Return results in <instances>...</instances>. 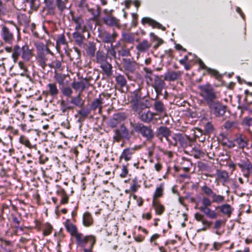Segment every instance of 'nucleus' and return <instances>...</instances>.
<instances>
[{
  "mask_svg": "<svg viewBox=\"0 0 252 252\" xmlns=\"http://www.w3.org/2000/svg\"><path fill=\"white\" fill-rule=\"evenodd\" d=\"M199 94L207 105L210 112L216 117H222L226 111V106L217 100L219 93L209 83L199 85Z\"/></svg>",
  "mask_w": 252,
  "mask_h": 252,
  "instance_id": "f257e3e1",
  "label": "nucleus"
},
{
  "mask_svg": "<svg viewBox=\"0 0 252 252\" xmlns=\"http://www.w3.org/2000/svg\"><path fill=\"white\" fill-rule=\"evenodd\" d=\"M203 194L206 196L202 199V205L198 207V209L202 212L208 218L211 219H216L218 217V213L216 210H213L209 208L213 203L221 204L225 201V196L218 194L206 184L201 187Z\"/></svg>",
  "mask_w": 252,
  "mask_h": 252,
  "instance_id": "f03ea898",
  "label": "nucleus"
},
{
  "mask_svg": "<svg viewBox=\"0 0 252 252\" xmlns=\"http://www.w3.org/2000/svg\"><path fill=\"white\" fill-rule=\"evenodd\" d=\"M0 36L3 41L9 44H12L15 40L14 35L20 34V28L13 21H7L5 24L1 25Z\"/></svg>",
  "mask_w": 252,
  "mask_h": 252,
  "instance_id": "7ed1b4c3",
  "label": "nucleus"
},
{
  "mask_svg": "<svg viewBox=\"0 0 252 252\" xmlns=\"http://www.w3.org/2000/svg\"><path fill=\"white\" fill-rule=\"evenodd\" d=\"M130 127L132 128L131 133H137L140 134L147 141H152L155 137V133L151 126H146L144 124L138 122H130Z\"/></svg>",
  "mask_w": 252,
  "mask_h": 252,
  "instance_id": "20e7f679",
  "label": "nucleus"
},
{
  "mask_svg": "<svg viewBox=\"0 0 252 252\" xmlns=\"http://www.w3.org/2000/svg\"><path fill=\"white\" fill-rule=\"evenodd\" d=\"M5 50L8 53H10L12 51L11 47H6ZM21 56L24 61L28 62L32 57V51L29 49L28 45H24L20 47L18 45L14 46L12 57L15 62L19 57Z\"/></svg>",
  "mask_w": 252,
  "mask_h": 252,
  "instance_id": "39448f33",
  "label": "nucleus"
},
{
  "mask_svg": "<svg viewBox=\"0 0 252 252\" xmlns=\"http://www.w3.org/2000/svg\"><path fill=\"white\" fill-rule=\"evenodd\" d=\"M143 70L145 72L144 78L148 86L154 89L165 86L162 75L155 74L153 70L147 67H144Z\"/></svg>",
  "mask_w": 252,
  "mask_h": 252,
  "instance_id": "423d86ee",
  "label": "nucleus"
},
{
  "mask_svg": "<svg viewBox=\"0 0 252 252\" xmlns=\"http://www.w3.org/2000/svg\"><path fill=\"white\" fill-rule=\"evenodd\" d=\"M44 3L45 5L44 9L47 10L46 15L54 16L57 9L63 12L66 8L65 3L63 0H44Z\"/></svg>",
  "mask_w": 252,
  "mask_h": 252,
  "instance_id": "0eeeda50",
  "label": "nucleus"
},
{
  "mask_svg": "<svg viewBox=\"0 0 252 252\" xmlns=\"http://www.w3.org/2000/svg\"><path fill=\"white\" fill-rule=\"evenodd\" d=\"M64 225L67 232L75 238L76 246L81 242H83L85 239L90 236V235H85L79 232L77 226L72 223L68 219L65 220Z\"/></svg>",
  "mask_w": 252,
  "mask_h": 252,
  "instance_id": "6e6552de",
  "label": "nucleus"
},
{
  "mask_svg": "<svg viewBox=\"0 0 252 252\" xmlns=\"http://www.w3.org/2000/svg\"><path fill=\"white\" fill-rule=\"evenodd\" d=\"M114 134L113 136V140L120 142L123 139L129 140L131 137V133L129 132L128 129L126 126L123 124L120 126L113 130Z\"/></svg>",
  "mask_w": 252,
  "mask_h": 252,
  "instance_id": "1a4fd4ad",
  "label": "nucleus"
},
{
  "mask_svg": "<svg viewBox=\"0 0 252 252\" xmlns=\"http://www.w3.org/2000/svg\"><path fill=\"white\" fill-rule=\"evenodd\" d=\"M140 148L141 146L135 145L134 147H128L124 149L119 157V162L122 163L123 160L126 162L131 160L132 155Z\"/></svg>",
  "mask_w": 252,
  "mask_h": 252,
  "instance_id": "9d476101",
  "label": "nucleus"
},
{
  "mask_svg": "<svg viewBox=\"0 0 252 252\" xmlns=\"http://www.w3.org/2000/svg\"><path fill=\"white\" fill-rule=\"evenodd\" d=\"M126 115L124 113H115L109 120L108 126L111 128H115L119 124L126 120Z\"/></svg>",
  "mask_w": 252,
  "mask_h": 252,
  "instance_id": "9b49d317",
  "label": "nucleus"
},
{
  "mask_svg": "<svg viewBox=\"0 0 252 252\" xmlns=\"http://www.w3.org/2000/svg\"><path fill=\"white\" fill-rule=\"evenodd\" d=\"M72 20L75 24V32L84 33L87 31V27L84 20L80 16H75L72 14Z\"/></svg>",
  "mask_w": 252,
  "mask_h": 252,
  "instance_id": "f8f14e48",
  "label": "nucleus"
},
{
  "mask_svg": "<svg viewBox=\"0 0 252 252\" xmlns=\"http://www.w3.org/2000/svg\"><path fill=\"white\" fill-rule=\"evenodd\" d=\"M216 210H218V216L219 213H221L223 216L227 217V218L231 217L234 211V208L229 204L224 203L221 205L217 206L215 207Z\"/></svg>",
  "mask_w": 252,
  "mask_h": 252,
  "instance_id": "ddd939ff",
  "label": "nucleus"
},
{
  "mask_svg": "<svg viewBox=\"0 0 252 252\" xmlns=\"http://www.w3.org/2000/svg\"><path fill=\"white\" fill-rule=\"evenodd\" d=\"M138 118L142 121L146 123L151 122L156 114L150 110H144L137 113Z\"/></svg>",
  "mask_w": 252,
  "mask_h": 252,
  "instance_id": "4468645a",
  "label": "nucleus"
},
{
  "mask_svg": "<svg viewBox=\"0 0 252 252\" xmlns=\"http://www.w3.org/2000/svg\"><path fill=\"white\" fill-rule=\"evenodd\" d=\"M124 68L126 71L128 73H133L136 69V64L134 62H132L130 59H124ZM128 78L130 80H132V77L128 74H126Z\"/></svg>",
  "mask_w": 252,
  "mask_h": 252,
  "instance_id": "2eb2a0df",
  "label": "nucleus"
},
{
  "mask_svg": "<svg viewBox=\"0 0 252 252\" xmlns=\"http://www.w3.org/2000/svg\"><path fill=\"white\" fill-rule=\"evenodd\" d=\"M141 23L143 25L147 24L149 26H151L153 28H157L158 29H160L163 31L166 30V28L165 27H163L161 24L150 17H145L142 18L141 19Z\"/></svg>",
  "mask_w": 252,
  "mask_h": 252,
  "instance_id": "dca6fc26",
  "label": "nucleus"
},
{
  "mask_svg": "<svg viewBox=\"0 0 252 252\" xmlns=\"http://www.w3.org/2000/svg\"><path fill=\"white\" fill-rule=\"evenodd\" d=\"M117 36V34L116 32L111 34L106 31L101 32L99 34V37L103 42L110 43V45L112 44V43L115 42Z\"/></svg>",
  "mask_w": 252,
  "mask_h": 252,
  "instance_id": "f3484780",
  "label": "nucleus"
},
{
  "mask_svg": "<svg viewBox=\"0 0 252 252\" xmlns=\"http://www.w3.org/2000/svg\"><path fill=\"white\" fill-rule=\"evenodd\" d=\"M46 91H43V94L56 98L59 94V90L57 88L56 83H50L46 85Z\"/></svg>",
  "mask_w": 252,
  "mask_h": 252,
  "instance_id": "a211bd4d",
  "label": "nucleus"
},
{
  "mask_svg": "<svg viewBox=\"0 0 252 252\" xmlns=\"http://www.w3.org/2000/svg\"><path fill=\"white\" fill-rule=\"evenodd\" d=\"M63 62V58L61 57H55L52 60V62L48 64V66L51 68L55 69V71H62L63 70V67L62 66V63Z\"/></svg>",
  "mask_w": 252,
  "mask_h": 252,
  "instance_id": "6ab92c4d",
  "label": "nucleus"
},
{
  "mask_svg": "<svg viewBox=\"0 0 252 252\" xmlns=\"http://www.w3.org/2000/svg\"><path fill=\"white\" fill-rule=\"evenodd\" d=\"M247 145V138L246 136L242 134H240L238 137L234 139L233 145L228 146L230 148H233L237 146L239 148L243 149Z\"/></svg>",
  "mask_w": 252,
  "mask_h": 252,
  "instance_id": "aec40b11",
  "label": "nucleus"
},
{
  "mask_svg": "<svg viewBox=\"0 0 252 252\" xmlns=\"http://www.w3.org/2000/svg\"><path fill=\"white\" fill-rule=\"evenodd\" d=\"M148 102V100H144L143 98L139 100H138V101L132 103V109L134 112L138 113L140 111H143L145 110V108L148 107L147 103Z\"/></svg>",
  "mask_w": 252,
  "mask_h": 252,
  "instance_id": "412c9836",
  "label": "nucleus"
},
{
  "mask_svg": "<svg viewBox=\"0 0 252 252\" xmlns=\"http://www.w3.org/2000/svg\"><path fill=\"white\" fill-rule=\"evenodd\" d=\"M57 195L60 197V205L67 204L69 202V197L66 191L61 187L57 186L56 190Z\"/></svg>",
  "mask_w": 252,
  "mask_h": 252,
  "instance_id": "4be33fe9",
  "label": "nucleus"
},
{
  "mask_svg": "<svg viewBox=\"0 0 252 252\" xmlns=\"http://www.w3.org/2000/svg\"><path fill=\"white\" fill-rule=\"evenodd\" d=\"M130 186L129 189H126L125 192L126 193H130L136 192L138 189L141 187V181L138 179L137 177H135L132 180H129Z\"/></svg>",
  "mask_w": 252,
  "mask_h": 252,
  "instance_id": "5701e85b",
  "label": "nucleus"
},
{
  "mask_svg": "<svg viewBox=\"0 0 252 252\" xmlns=\"http://www.w3.org/2000/svg\"><path fill=\"white\" fill-rule=\"evenodd\" d=\"M90 168L89 166H86L85 167V172L82 173V177L81 179V182L82 184L81 188L82 190L86 189V185L89 182L91 181L90 177Z\"/></svg>",
  "mask_w": 252,
  "mask_h": 252,
  "instance_id": "b1692460",
  "label": "nucleus"
},
{
  "mask_svg": "<svg viewBox=\"0 0 252 252\" xmlns=\"http://www.w3.org/2000/svg\"><path fill=\"white\" fill-rule=\"evenodd\" d=\"M89 86V81L87 79H85L79 82H73L71 84V86L74 89L81 91H83L85 88H88Z\"/></svg>",
  "mask_w": 252,
  "mask_h": 252,
  "instance_id": "393cba45",
  "label": "nucleus"
},
{
  "mask_svg": "<svg viewBox=\"0 0 252 252\" xmlns=\"http://www.w3.org/2000/svg\"><path fill=\"white\" fill-rule=\"evenodd\" d=\"M152 205L157 215L160 216L162 215L165 210V207L160 203L159 200H152Z\"/></svg>",
  "mask_w": 252,
  "mask_h": 252,
  "instance_id": "a878e982",
  "label": "nucleus"
},
{
  "mask_svg": "<svg viewBox=\"0 0 252 252\" xmlns=\"http://www.w3.org/2000/svg\"><path fill=\"white\" fill-rule=\"evenodd\" d=\"M83 224L86 227H89L94 224V219L92 214L88 211L85 212L83 215Z\"/></svg>",
  "mask_w": 252,
  "mask_h": 252,
  "instance_id": "bb28decb",
  "label": "nucleus"
},
{
  "mask_svg": "<svg viewBox=\"0 0 252 252\" xmlns=\"http://www.w3.org/2000/svg\"><path fill=\"white\" fill-rule=\"evenodd\" d=\"M83 46L88 56L90 58L94 57L96 51V45L94 42H89L87 44L84 45Z\"/></svg>",
  "mask_w": 252,
  "mask_h": 252,
  "instance_id": "cd10ccee",
  "label": "nucleus"
},
{
  "mask_svg": "<svg viewBox=\"0 0 252 252\" xmlns=\"http://www.w3.org/2000/svg\"><path fill=\"white\" fill-rule=\"evenodd\" d=\"M13 247V243L4 238H0V247L6 252H11V249Z\"/></svg>",
  "mask_w": 252,
  "mask_h": 252,
  "instance_id": "c85d7f7f",
  "label": "nucleus"
},
{
  "mask_svg": "<svg viewBox=\"0 0 252 252\" xmlns=\"http://www.w3.org/2000/svg\"><path fill=\"white\" fill-rule=\"evenodd\" d=\"M19 142L22 144L25 145L26 147L32 150L36 151L37 150V146L36 144H32L29 139L24 135H22L19 138Z\"/></svg>",
  "mask_w": 252,
  "mask_h": 252,
  "instance_id": "c756f323",
  "label": "nucleus"
},
{
  "mask_svg": "<svg viewBox=\"0 0 252 252\" xmlns=\"http://www.w3.org/2000/svg\"><path fill=\"white\" fill-rule=\"evenodd\" d=\"M239 168L245 177L248 178L251 174L252 175V164L250 161L244 165H242Z\"/></svg>",
  "mask_w": 252,
  "mask_h": 252,
  "instance_id": "7c9ffc66",
  "label": "nucleus"
},
{
  "mask_svg": "<svg viewBox=\"0 0 252 252\" xmlns=\"http://www.w3.org/2000/svg\"><path fill=\"white\" fill-rule=\"evenodd\" d=\"M104 23L108 26L120 27V20L113 16H108L103 18Z\"/></svg>",
  "mask_w": 252,
  "mask_h": 252,
  "instance_id": "2f4dec72",
  "label": "nucleus"
},
{
  "mask_svg": "<svg viewBox=\"0 0 252 252\" xmlns=\"http://www.w3.org/2000/svg\"><path fill=\"white\" fill-rule=\"evenodd\" d=\"M73 106L70 105L67 102L64 100L60 101V110L62 114L63 115H68L69 111L73 110Z\"/></svg>",
  "mask_w": 252,
  "mask_h": 252,
  "instance_id": "473e14b6",
  "label": "nucleus"
},
{
  "mask_svg": "<svg viewBox=\"0 0 252 252\" xmlns=\"http://www.w3.org/2000/svg\"><path fill=\"white\" fill-rule=\"evenodd\" d=\"M179 146L182 148H186L190 145L191 142V139L189 136L183 135L181 133L179 134Z\"/></svg>",
  "mask_w": 252,
  "mask_h": 252,
  "instance_id": "72a5a7b5",
  "label": "nucleus"
},
{
  "mask_svg": "<svg viewBox=\"0 0 252 252\" xmlns=\"http://www.w3.org/2000/svg\"><path fill=\"white\" fill-rule=\"evenodd\" d=\"M79 32H75L72 34V36L76 44L79 47L84 46V40L85 39V36Z\"/></svg>",
  "mask_w": 252,
  "mask_h": 252,
  "instance_id": "f704fd0d",
  "label": "nucleus"
},
{
  "mask_svg": "<svg viewBox=\"0 0 252 252\" xmlns=\"http://www.w3.org/2000/svg\"><path fill=\"white\" fill-rule=\"evenodd\" d=\"M164 188V183H161L156 188L155 191L153 195L152 200H159L158 199L163 195Z\"/></svg>",
  "mask_w": 252,
  "mask_h": 252,
  "instance_id": "c9c22d12",
  "label": "nucleus"
},
{
  "mask_svg": "<svg viewBox=\"0 0 252 252\" xmlns=\"http://www.w3.org/2000/svg\"><path fill=\"white\" fill-rule=\"evenodd\" d=\"M107 55L102 51L98 50L96 53L95 61L100 65L108 62L107 61Z\"/></svg>",
  "mask_w": 252,
  "mask_h": 252,
  "instance_id": "e433bc0d",
  "label": "nucleus"
},
{
  "mask_svg": "<svg viewBox=\"0 0 252 252\" xmlns=\"http://www.w3.org/2000/svg\"><path fill=\"white\" fill-rule=\"evenodd\" d=\"M154 103V110L159 114H162L166 111V107L163 103L159 100H155Z\"/></svg>",
  "mask_w": 252,
  "mask_h": 252,
  "instance_id": "4c0bfd02",
  "label": "nucleus"
},
{
  "mask_svg": "<svg viewBox=\"0 0 252 252\" xmlns=\"http://www.w3.org/2000/svg\"><path fill=\"white\" fill-rule=\"evenodd\" d=\"M104 98H102V95H99V98L95 99L91 104V108L93 110H96L97 108L101 109V105L104 104Z\"/></svg>",
  "mask_w": 252,
  "mask_h": 252,
  "instance_id": "58836bf2",
  "label": "nucleus"
},
{
  "mask_svg": "<svg viewBox=\"0 0 252 252\" xmlns=\"http://www.w3.org/2000/svg\"><path fill=\"white\" fill-rule=\"evenodd\" d=\"M171 134V130L166 126H161L158 129V137H164L167 140Z\"/></svg>",
  "mask_w": 252,
  "mask_h": 252,
  "instance_id": "ea45409f",
  "label": "nucleus"
},
{
  "mask_svg": "<svg viewBox=\"0 0 252 252\" xmlns=\"http://www.w3.org/2000/svg\"><path fill=\"white\" fill-rule=\"evenodd\" d=\"M37 61L38 65L44 70L45 67L48 65V64L46 63L47 58L44 52H40L38 54Z\"/></svg>",
  "mask_w": 252,
  "mask_h": 252,
  "instance_id": "a19ab883",
  "label": "nucleus"
},
{
  "mask_svg": "<svg viewBox=\"0 0 252 252\" xmlns=\"http://www.w3.org/2000/svg\"><path fill=\"white\" fill-rule=\"evenodd\" d=\"M116 85L119 86L121 88H124L126 85V80L124 75L118 74L114 76Z\"/></svg>",
  "mask_w": 252,
  "mask_h": 252,
  "instance_id": "79ce46f5",
  "label": "nucleus"
},
{
  "mask_svg": "<svg viewBox=\"0 0 252 252\" xmlns=\"http://www.w3.org/2000/svg\"><path fill=\"white\" fill-rule=\"evenodd\" d=\"M100 67L107 77H110L112 75V66L108 62L100 65Z\"/></svg>",
  "mask_w": 252,
  "mask_h": 252,
  "instance_id": "37998d69",
  "label": "nucleus"
},
{
  "mask_svg": "<svg viewBox=\"0 0 252 252\" xmlns=\"http://www.w3.org/2000/svg\"><path fill=\"white\" fill-rule=\"evenodd\" d=\"M70 103L74 104L77 107H82L84 104V100H83L79 94L76 96L71 97Z\"/></svg>",
  "mask_w": 252,
  "mask_h": 252,
  "instance_id": "c03bdc74",
  "label": "nucleus"
},
{
  "mask_svg": "<svg viewBox=\"0 0 252 252\" xmlns=\"http://www.w3.org/2000/svg\"><path fill=\"white\" fill-rule=\"evenodd\" d=\"M180 133H175L170 135L166 140L169 145L173 146H178L179 144V137Z\"/></svg>",
  "mask_w": 252,
  "mask_h": 252,
  "instance_id": "a18cd8bd",
  "label": "nucleus"
},
{
  "mask_svg": "<svg viewBox=\"0 0 252 252\" xmlns=\"http://www.w3.org/2000/svg\"><path fill=\"white\" fill-rule=\"evenodd\" d=\"M117 48L116 46H113V44L110 45V47H108L107 48V57L110 60L116 58Z\"/></svg>",
  "mask_w": 252,
  "mask_h": 252,
  "instance_id": "49530a36",
  "label": "nucleus"
},
{
  "mask_svg": "<svg viewBox=\"0 0 252 252\" xmlns=\"http://www.w3.org/2000/svg\"><path fill=\"white\" fill-rule=\"evenodd\" d=\"M144 97L142 96V93L141 89L139 88L134 91L132 94L131 96V104L138 101Z\"/></svg>",
  "mask_w": 252,
  "mask_h": 252,
  "instance_id": "de8ad7c7",
  "label": "nucleus"
},
{
  "mask_svg": "<svg viewBox=\"0 0 252 252\" xmlns=\"http://www.w3.org/2000/svg\"><path fill=\"white\" fill-rule=\"evenodd\" d=\"M37 154L39 155L38 162L40 164H44L49 160V157L47 155L48 152L47 149H46V153H42L40 150H36Z\"/></svg>",
  "mask_w": 252,
  "mask_h": 252,
  "instance_id": "09e8293b",
  "label": "nucleus"
},
{
  "mask_svg": "<svg viewBox=\"0 0 252 252\" xmlns=\"http://www.w3.org/2000/svg\"><path fill=\"white\" fill-rule=\"evenodd\" d=\"M56 41V47L58 50L60 49L61 45H66L67 43L64 34H60L58 35L57 36Z\"/></svg>",
  "mask_w": 252,
  "mask_h": 252,
  "instance_id": "8fccbe9b",
  "label": "nucleus"
},
{
  "mask_svg": "<svg viewBox=\"0 0 252 252\" xmlns=\"http://www.w3.org/2000/svg\"><path fill=\"white\" fill-rule=\"evenodd\" d=\"M181 168H182V169L185 172H189L192 166V163L191 161L185 158H183V161L181 163Z\"/></svg>",
  "mask_w": 252,
  "mask_h": 252,
  "instance_id": "3c124183",
  "label": "nucleus"
},
{
  "mask_svg": "<svg viewBox=\"0 0 252 252\" xmlns=\"http://www.w3.org/2000/svg\"><path fill=\"white\" fill-rule=\"evenodd\" d=\"M150 47L151 45L148 41L147 40H144L138 44L136 48L138 51L143 52L148 49Z\"/></svg>",
  "mask_w": 252,
  "mask_h": 252,
  "instance_id": "603ef678",
  "label": "nucleus"
},
{
  "mask_svg": "<svg viewBox=\"0 0 252 252\" xmlns=\"http://www.w3.org/2000/svg\"><path fill=\"white\" fill-rule=\"evenodd\" d=\"M181 73L176 71L169 72L165 76L164 79L169 81H175L179 79L181 76Z\"/></svg>",
  "mask_w": 252,
  "mask_h": 252,
  "instance_id": "864d4df0",
  "label": "nucleus"
},
{
  "mask_svg": "<svg viewBox=\"0 0 252 252\" xmlns=\"http://www.w3.org/2000/svg\"><path fill=\"white\" fill-rule=\"evenodd\" d=\"M53 230V227L52 225L49 223L46 222L43 224L42 226V230L43 235L44 236L50 235Z\"/></svg>",
  "mask_w": 252,
  "mask_h": 252,
  "instance_id": "5fc2aeb1",
  "label": "nucleus"
},
{
  "mask_svg": "<svg viewBox=\"0 0 252 252\" xmlns=\"http://www.w3.org/2000/svg\"><path fill=\"white\" fill-rule=\"evenodd\" d=\"M226 222V219H225L217 220L214 222L213 228L218 230L220 229L222 226L225 225ZM216 234L219 235L221 234L218 231H216Z\"/></svg>",
  "mask_w": 252,
  "mask_h": 252,
  "instance_id": "6e6d98bb",
  "label": "nucleus"
},
{
  "mask_svg": "<svg viewBox=\"0 0 252 252\" xmlns=\"http://www.w3.org/2000/svg\"><path fill=\"white\" fill-rule=\"evenodd\" d=\"M206 72V74L209 75L211 77L215 78L218 80H221L222 77V75H221L218 70L210 67L208 68Z\"/></svg>",
  "mask_w": 252,
  "mask_h": 252,
  "instance_id": "4d7b16f0",
  "label": "nucleus"
},
{
  "mask_svg": "<svg viewBox=\"0 0 252 252\" xmlns=\"http://www.w3.org/2000/svg\"><path fill=\"white\" fill-rule=\"evenodd\" d=\"M27 29L31 31L32 35L36 38H40V36L36 30V25L35 23H32L28 26L26 28Z\"/></svg>",
  "mask_w": 252,
  "mask_h": 252,
  "instance_id": "13d9d810",
  "label": "nucleus"
},
{
  "mask_svg": "<svg viewBox=\"0 0 252 252\" xmlns=\"http://www.w3.org/2000/svg\"><path fill=\"white\" fill-rule=\"evenodd\" d=\"M117 51L118 53L119 56L127 57L130 56L129 50L125 47H117Z\"/></svg>",
  "mask_w": 252,
  "mask_h": 252,
  "instance_id": "bf43d9fd",
  "label": "nucleus"
},
{
  "mask_svg": "<svg viewBox=\"0 0 252 252\" xmlns=\"http://www.w3.org/2000/svg\"><path fill=\"white\" fill-rule=\"evenodd\" d=\"M54 78L60 85H63L65 78L64 75L55 71Z\"/></svg>",
  "mask_w": 252,
  "mask_h": 252,
  "instance_id": "052dcab7",
  "label": "nucleus"
},
{
  "mask_svg": "<svg viewBox=\"0 0 252 252\" xmlns=\"http://www.w3.org/2000/svg\"><path fill=\"white\" fill-rule=\"evenodd\" d=\"M217 176L220 180H222L223 182H226L229 177L228 173L224 170H217Z\"/></svg>",
  "mask_w": 252,
  "mask_h": 252,
  "instance_id": "680f3d73",
  "label": "nucleus"
},
{
  "mask_svg": "<svg viewBox=\"0 0 252 252\" xmlns=\"http://www.w3.org/2000/svg\"><path fill=\"white\" fill-rule=\"evenodd\" d=\"M62 93L63 94L69 98L71 97V95L73 94V91L72 89L69 87H64L61 89Z\"/></svg>",
  "mask_w": 252,
  "mask_h": 252,
  "instance_id": "e2e57ef3",
  "label": "nucleus"
},
{
  "mask_svg": "<svg viewBox=\"0 0 252 252\" xmlns=\"http://www.w3.org/2000/svg\"><path fill=\"white\" fill-rule=\"evenodd\" d=\"M129 166V163L126 164H123L122 166V171L120 174V176L121 178H126L128 173V166Z\"/></svg>",
  "mask_w": 252,
  "mask_h": 252,
  "instance_id": "0e129e2a",
  "label": "nucleus"
},
{
  "mask_svg": "<svg viewBox=\"0 0 252 252\" xmlns=\"http://www.w3.org/2000/svg\"><path fill=\"white\" fill-rule=\"evenodd\" d=\"M150 35L151 37H153L155 41L158 42V43L154 46L155 48H158L159 46L163 43V40L161 38L158 37L154 32H151Z\"/></svg>",
  "mask_w": 252,
  "mask_h": 252,
  "instance_id": "69168bd1",
  "label": "nucleus"
},
{
  "mask_svg": "<svg viewBox=\"0 0 252 252\" xmlns=\"http://www.w3.org/2000/svg\"><path fill=\"white\" fill-rule=\"evenodd\" d=\"M214 130V126L211 122H207L204 126V131L207 134L212 133Z\"/></svg>",
  "mask_w": 252,
  "mask_h": 252,
  "instance_id": "338daca9",
  "label": "nucleus"
},
{
  "mask_svg": "<svg viewBox=\"0 0 252 252\" xmlns=\"http://www.w3.org/2000/svg\"><path fill=\"white\" fill-rule=\"evenodd\" d=\"M124 40L129 43H132L134 41V38L133 35L130 33H125L123 35Z\"/></svg>",
  "mask_w": 252,
  "mask_h": 252,
  "instance_id": "774afa93",
  "label": "nucleus"
}]
</instances>
